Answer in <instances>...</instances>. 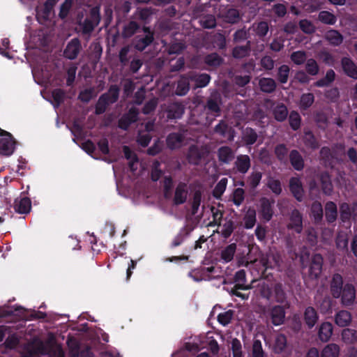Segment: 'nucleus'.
<instances>
[{
	"label": "nucleus",
	"instance_id": "obj_59",
	"mask_svg": "<svg viewBox=\"0 0 357 357\" xmlns=\"http://www.w3.org/2000/svg\"><path fill=\"white\" fill-rule=\"evenodd\" d=\"M290 59L296 65H302L307 60L306 52L301 50L293 52L290 55Z\"/></svg>",
	"mask_w": 357,
	"mask_h": 357
},
{
	"label": "nucleus",
	"instance_id": "obj_22",
	"mask_svg": "<svg viewBox=\"0 0 357 357\" xmlns=\"http://www.w3.org/2000/svg\"><path fill=\"white\" fill-rule=\"evenodd\" d=\"M289 159L294 169L296 171H302L304 169L305 161L302 155L298 150H291L289 154Z\"/></svg>",
	"mask_w": 357,
	"mask_h": 357
},
{
	"label": "nucleus",
	"instance_id": "obj_50",
	"mask_svg": "<svg viewBox=\"0 0 357 357\" xmlns=\"http://www.w3.org/2000/svg\"><path fill=\"white\" fill-rule=\"evenodd\" d=\"M288 152L289 150L284 144H278L274 149L277 159L281 162H285L287 160Z\"/></svg>",
	"mask_w": 357,
	"mask_h": 357
},
{
	"label": "nucleus",
	"instance_id": "obj_25",
	"mask_svg": "<svg viewBox=\"0 0 357 357\" xmlns=\"http://www.w3.org/2000/svg\"><path fill=\"white\" fill-rule=\"evenodd\" d=\"M287 338L285 335L279 333L275 335L273 344L272 350L275 354H280L283 353L287 349Z\"/></svg>",
	"mask_w": 357,
	"mask_h": 357
},
{
	"label": "nucleus",
	"instance_id": "obj_33",
	"mask_svg": "<svg viewBox=\"0 0 357 357\" xmlns=\"http://www.w3.org/2000/svg\"><path fill=\"white\" fill-rule=\"evenodd\" d=\"M352 317L347 310H340L335 316V322L340 327L348 326L351 322Z\"/></svg>",
	"mask_w": 357,
	"mask_h": 357
},
{
	"label": "nucleus",
	"instance_id": "obj_47",
	"mask_svg": "<svg viewBox=\"0 0 357 357\" xmlns=\"http://www.w3.org/2000/svg\"><path fill=\"white\" fill-rule=\"evenodd\" d=\"M273 113L276 121L282 122L287 117L288 110L283 103H280L274 108Z\"/></svg>",
	"mask_w": 357,
	"mask_h": 357
},
{
	"label": "nucleus",
	"instance_id": "obj_21",
	"mask_svg": "<svg viewBox=\"0 0 357 357\" xmlns=\"http://www.w3.org/2000/svg\"><path fill=\"white\" fill-rule=\"evenodd\" d=\"M31 209V201L29 197L17 198L14 202V210L20 214H28Z\"/></svg>",
	"mask_w": 357,
	"mask_h": 357
},
{
	"label": "nucleus",
	"instance_id": "obj_57",
	"mask_svg": "<svg viewBox=\"0 0 357 357\" xmlns=\"http://www.w3.org/2000/svg\"><path fill=\"white\" fill-rule=\"evenodd\" d=\"M262 178V173L260 172H252L248 177V183L252 190H255L259 185Z\"/></svg>",
	"mask_w": 357,
	"mask_h": 357
},
{
	"label": "nucleus",
	"instance_id": "obj_9",
	"mask_svg": "<svg viewBox=\"0 0 357 357\" xmlns=\"http://www.w3.org/2000/svg\"><path fill=\"white\" fill-rule=\"evenodd\" d=\"M324 259L320 254H314L312 256L309 266V276L312 279H317L322 271Z\"/></svg>",
	"mask_w": 357,
	"mask_h": 357
},
{
	"label": "nucleus",
	"instance_id": "obj_5",
	"mask_svg": "<svg viewBox=\"0 0 357 357\" xmlns=\"http://www.w3.org/2000/svg\"><path fill=\"white\" fill-rule=\"evenodd\" d=\"M14 315H17L27 320L43 319L46 318L45 312L39 310H28L22 306H14Z\"/></svg>",
	"mask_w": 357,
	"mask_h": 357
},
{
	"label": "nucleus",
	"instance_id": "obj_38",
	"mask_svg": "<svg viewBox=\"0 0 357 357\" xmlns=\"http://www.w3.org/2000/svg\"><path fill=\"white\" fill-rule=\"evenodd\" d=\"M251 42L248 40L246 45L236 46L232 50V56L236 59H243L249 55Z\"/></svg>",
	"mask_w": 357,
	"mask_h": 357
},
{
	"label": "nucleus",
	"instance_id": "obj_32",
	"mask_svg": "<svg viewBox=\"0 0 357 357\" xmlns=\"http://www.w3.org/2000/svg\"><path fill=\"white\" fill-rule=\"evenodd\" d=\"M325 217L328 223H333L337 218V208L335 202L328 201L325 204Z\"/></svg>",
	"mask_w": 357,
	"mask_h": 357
},
{
	"label": "nucleus",
	"instance_id": "obj_2",
	"mask_svg": "<svg viewBox=\"0 0 357 357\" xmlns=\"http://www.w3.org/2000/svg\"><path fill=\"white\" fill-rule=\"evenodd\" d=\"M100 21V13L99 7H93L90 10L89 16L84 19V20L79 25L82 28L83 34H90L98 25Z\"/></svg>",
	"mask_w": 357,
	"mask_h": 357
},
{
	"label": "nucleus",
	"instance_id": "obj_7",
	"mask_svg": "<svg viewBox=\"0 0 357 357\" xmlns=\"http://www.w3.org/2000/svg\"><path fill=\"white\" fill-rule=\"evenodd\" d=\"M340 64L344 75L354 80L357 79V64L350 56H343L340 60Z\"/></svg>",
	"mask_w": 357,
	"mask_h": 357
},
{
	"label": "nucleus",
	"instance_id": "obj_13",
	"mask_svg": "<svg viewBox=\"0 0 357 357\" xmlns=\"http://www.w3.org/2000/svg\"><path fill=\"white\" fill-rule=\"evenodd\" d=\"M285 309L282 305H274L268 310V317L274 326H280L284 322Z\"/></svg>",
	"mask_w": 357,
	"mask_h": 357
},
{
	"label": "nucleus",
	"instance_id": "obj_18",
	"mask_svg": "<svg viewBox=\"0 0 357 357\" xmlns=\"http://www.w3.org/2000/svg\"><path fill=\"white\" fill-rule=\"evenodd\" d=\"M331 292L333 298H339L342 295L343 285V278L339 273H335L330 284Z\"/></svg>",
	"mask_w": 357,
	"mask_h": 357
},
{
	"label": "nucleus",
	"instance_id": "obj_45",
	"mask_svg": "<svg viewBox=\"0 0 357 357\" xmlns=\"http://www.w3.org/2000/svg\"><path fill=\"white\" fill-rule=\"evenodd\" d=\"M340 347L335 343L327 344L321 351L320 357H338Z\"/></svg>",
	"mask_w": 357,
	"mask_h": 357
},
{
	"label": "nucleus",
	"instance_id": "obj_8",
	"mask_svg": "<svg viewBox=\"0 0 357 357\" xmlns=\"http://www.w3.org/2000/svg\"><path fill=\"white\" fill-rule=\"evenodd\" d=\"M289 188L293 197L298 201L302 202L304 198V189L302 181L299 177H291L289 182Z\"/></svg>",
	"mask_w": 357,
	"mask_h": 357
},
{
	"label": "nucleus",
	"instance_id": "obj_42",
	"mask_svg": "<svg viewBox=\"0 0 357 357\" xmlns=\"http://www.w3.org/2000/svg\"><path fill=\"white\" fill-rule=\"evenodd\" d=\"M190 78L192 81L195 82V85L198 88L206 86L211 81V76L207 73L190 75Z\"/></svg>",
	"mask_w": 357,
	"mask_h": 357
},
{
	"label": "nucleus",
	"instance_id": "obj_6",
	"mask_svg": "<svg viewBox=\"0 0 357 357\" xmlns=\"http://www.w3.org/2000/svg\"><path fill=\"white\" fill-rule=\"evenodd\" d=\"M340 218L344 223L350 225V220L352 218L357 220V205L351 206L349 204L344 202L340 206Z\"/></svg>",
	"mask_w": 357,
	"mask_h": 357
},
{
	"label": "nucleus",
	"instance_id": "obj_54",
	"mask_svg": "<svg viewBox=\"0 0 357 357\" xmlns=\"http://www.w3.org/2000/svg\"><path fill=\"white\" fill-rule=\"evenodd\" d=\"M190 234V231L186 227H183L172 242L171 247L176 248L182 244L184 240Z\"/></svg>",
	"mask_w": 357,
	"mask_h": 357
},
{
	"label": "nucleus",
	"instance_id": "obj_39",
	"mask_svg": "<svg viewBox=\"0 0 357 357\" xmlns=\"http://www.w3.org/2000/svg\"><path fill=\"white\" fill-rule=\"evenodd\" d=\"M258 138L256 131L250 127L245 128L242 132V139L246 145L250 146L254 144Z\"/></svg>",
	"mask_w": 357,
	"mask_h": 357
},
{
	"label": "nucleus",
	"instance_id": "obj_48",
	"mask_svg": "<svg viewBox=\"0 0 357 357\" xmlns=\"http://www.w3.org/2000/svg\"><path fill=\"white\" fill-rule=\"evenodd\" d=\"M342 339L346 344H354L357 341V331L351 328H344L342 332Z\"/></svg>",
	"mask_w": 357,
	"mask_h": 357
},
{
	"label": "nucleus",
	"instance_id": "obj_43",
	"mask_svg": "<svg viewBox=\"0 0 357 357\" xmlns=\"http://www.w3.org/2000/svg\"><path fill=\"white\" fill-rule=\"evenodd\" d=\"M274 298L277 303L284 304L287 301L286 292L281 283H276L274 284L273 289Z\"/></svg>",
	"mask_w": 357,
	"mask_h": 357
},
{
	"label": "nucleus",
	"instance_id": "obj_19",
	"mask_svg": "<svg viewBox=\"0 0 357 357\" xmlns=\"http://www.w3.org/2000/svg\"><path fill=\"white\" fill-rule=\"evenodd\" d=\"M342 303L345 306L351 305L356 298V290L352 284L347 283L340 296Z\"/></svg>",
	"mask_w": 357,
	"mask_h": 357
},
{
	"label": "nucleus",
	"instance_id": "obj_40",
	"mask_svg": "<svg viewBox=\"0 0 357 357\" xmlns=\"http://www.w3.org/2000/svg\"><path fill=\"white\" fill-rule=\"evenodd\" d=\"M259 86L261 90L267 93H271L275 91L276 89V82L273 78L263 77L259 82Z\"/></svg>",
	"mask_w": 357,
	"mask_h": 357
},
{
	"label": "nucleus",
	"instance_id": "obj_46",
	"mask_svg": "<svg viewBox=\"0 0 357 357\" xmlns=\"http://www.w3.org/2000/svg\"><path fill=\"white\" fill-rule=\"evenodd\" d=\"M346 155L349 162V169L357 172V150L354 147H350L347 149Z\"/></svg>",
	"mask_w": 357,
	"mask_h": 357
},
{
	"label": "nucleus",
	"instance_id": "obj_14",
	"mask_svg": "<svg viewBox=\"0 0 357 357\" xmlns=\"http://www.w3.org/2000/svg\"><path fill=\"white\" fill-rule=\"evenodd\" d=\"M184 112V105L178 102L169 103L165 109L167 117L169 120L181 119Z\"/></svg>",
	"mask_w": 357,
	"mask_h": 357
},
{
	"label": "nucleus",
	"instance_id": "obj_64",
	"mask_svg": "<svg viewBox=\"0 0 357 357\" xmlns=\"http://www.w3.org/2000/svg\"><path fill=\"white\" fill-rule=\"evenodd\" d=\"M264 354L261 340H255L252 347V357H264Z\"/></svg>",
	"mask_w": 357,
	"mask_h": 357
},
{
	"label": "nucleus",
	"instance_id": "obj_36",
	"mask_svg": "<svg viewBox=\"0 0 357 357\" xmlns=\"http://www.w3.org/2000/svg\"><path fill=\"white\" fill-rule=\"evenodd\" d=\"M326 40L333 46H339L343 42V36L337 30L331 29L326 33Z\"/></svg>",
	"mask_w": 357,
	"mask_h": 357
},
{
	"label": "nucleus",
	"instance_id": "obj_63",
	"mask_svg": "<svg viewBox=\"0 0 357 357\" xmlns=\"http://www.w3.org/2000/svg\"><path fill=\"white\" fill-rule=\"evenodd\" d=\"M235 229V224L232 220H227L225 224L222 225V228L221 230V235L225 238H228L234 230Z\"/></svg>",
	"mask_w": 357,
	"mask_h": 357
},
{
	"label": "nucleus",
	"instance_id": "obj_28",
	"mask_svg": "<svg viewBox=\"0 0 357 357\" xmlns=\"http://www.w3.org/2000/svg\"><path fill=\"white\" fill-rule=\"evenodd\" d=\"M190 77L183 75L180 77L177 82L175 93L177 96H183L186 95L190 90Z\"/></svg>",
	"mask_w": 357,
	"mask_h": 357
},
{
	"label": "nucleus",
	"instance_id": "obj_60",
	"mask_svg": "<svg viewBox=\"0 0 357 357\" xmlns=\"http://www.w3.org/2000/svg\"><path fill=\"white\" fill-rule=\"evenodd\" d=\"M267 187L276 195H279L282 193V184L280 180L270 177L268 179Z\"/></svg>",
	"mask_w": 357,
	"mask_h": 357
},
{
	"label": "nucleus",
	"instance_id": "obj_4",
	"mask_svg": "<svg viewBox=\"0 0 357 357\" xmlns=\"http://www.w3.org/2000/svg\"><path fill=\"white\" fill-rule=\"evenodd\" d=\"M215 271V268L213 266L209 267H200L192 270L189 272L188 275L196 282L202 280L210 281L215 278V276L211 275Z\"/></svg>",
	"mask_w": 357,
	"mask_h": 357
},
{
	"label": "nucleus",
	"instance_id": "obj_26",
	"mask_svg": "<svg viewBox=\"0 0 357 357\" xmlns=\"http://www.w3.org/2000/svg\"><path fill=\"white\" fill-rule=\"evenodd\" d=\"M333 332V324L330 322L326 321L322 323L319 328L318 336L319 340L321 342H328Z\"/></svg>",
	"mask_w": 357,
	"mask_h": 357
},
{
	"label": "nucleus",
	"instance_id": "obj_16",
	"mask_svg": "<svg viewBox=\"0 0 357 357\" xmlns=\"http://www.w3.org/2000/svg\"><path fill=\"white\" fill-rule=\"evenodd\" d=\"M141 30V25L135 20H128L123 23L121 36L124 39L132 37L135 34L139 33Z\"/></svg>",
	"mask_w": 357,
	"mask_h": 357
},
{
	"label": "nucleus",
	"instance_id": "obj_10",
	"mask_svg": "<svg viewBox=\"0 0 357 357\" xmlns=\"http://www.w3.org/2000/svg\"><path fill=\"white\" fill-rule=\"evenodd\" d=\"M275 201L266 197L260 199V215L265 222H269L273 215V205Z\"/></svg>",
	"mask_w": 357,
	"mask_h": 357
},
{
	"label": "nucleus",
	"instance_id": "obj_37",
	"mask_svg": "<svg viewBox=\"0 0 357 357\" xmlns=\"http://www.w3.org/2000/svg\"><path fill=\"white\" fill-rule=\"evenodd\" d=\"M335 73L333 69H329L326 71L325 76L317 80L314 83L317 87H326L329 86L335 79Z\"/></svg>",
	"mask_w": 357,
	"mask_h": 357
},
{
	"label": "nucleus",
	"instance_id": "obj_12",
	"mask_svg": "<svg viewBox=\"0 0 357 357\" xmlns=\"http://www.w3.org/2000/svg\"><path fill=\"white\" fill-rule=\"evenodd\" d=\"M289 229H292L297 234H301L303 231V215L296 208L291 211L289 215V222L287 225Z\"/></svg>",
	"mask_w": 357,
	"mask_h": 357
},
{
	"label": "nucleus",
	"instance_id": "obj_53",
	"mask_svg": "<svg viewBox=\"0 0 357 357\" xmlns=\"http://www.w3.org/2000/svg\"><path fill=\"white\" fill-rule=\"evenodd\" d=\"M290 68L286 64L280 66L278 69L277 79L281 84H286L289 79Z\"/></svg>",
	"mask_w": 357,
	"mask_h": 357
},
{
	"label": "nucleus",
	"instance_id": "obj_27",
	"mask_svg": "<svg viewBox=\"0 0 357 357\" xmlns=\"http://www.w3.org/2000/svg\"><path fill=\"white\" fill-rule=\"evenodd\" d=\"M188 190L186 189V184L184 183H179L176 188L174 202L176 205H180L186 202Z\"/></svg>",
	"mask_w": 357,
	"mask_h": 357
},
{
	"label": "nucleus",
	"instance_id": "obj_29",
	"mask_svg": "<svg viewBox=\"0 0 357 357\" xmlns=\"http://www.w3.org/2000/svg\"><path fill=\"white\" fill-rule=\"evenodd\" d=\"M218 157L220 162L229 164L234 158V153L228 146H221L218 150Z\"/></svg>",
	"mask_w": 357,
	"mask_h": 357
},
{
	"label": "nucleus",
	"instance_id": "obj_62",
	"mask_svg": "<svg viewBox=\"0 0 357 357\" xmlns=\"http://www.w3.org/2000/svg\"><path fill=\"white\" fill-rule=\"evenodd\" d=\"M95 89L93 87L81 91L78 95V99L84 103L89 102L95 96Z\"/></svg>",
	"mask_w": 357,
	"mask_h": 357
},
{
	"label": "nucleus",
	"instance_id": "obj_56",
	"mask_svg": "<svg viewBox=\"0 0 357 357\" xmlns=\"http://www.w3.org/2000/svg\"><path fill=\"white\" fill-rule=\"evenodd\" d=\"M314 101V96L312 93H303L300 99V108L306 110L310 108Z\"/></svg>",
	"mask_w": 357,
	"mask_h": 357
},
{
	"label": "nucleus",
	"instance_id": "obj_24",
	"mask_svg": "<svg viewBox=\"0 0 357 357\" xmlns=\"http://www.w3.org/2000/svg\"><path fill=\"white\" fill-rule=\"evenodd\" d=\"M303 318L308 328L311 329L317 323L319 315L317 310L313 307L308 306L305 309Z\"/></svg>",
	"mask_w": 357,
	"mask_h": 357
},
{
	"label": "nucleus",
	"instance_id": "obj_44",
	"mask_svg": "<svg viewBox=\"0 0 357 357\" xmlns=\"http://www.w3.org/2000/svg\"><path fill=\"white\" fill-rule=\"evenodd\" d=\"M311 215L316 223L320 222L323 219V207L319 201H314L311 206Z\"/></svg>",
	"mask_w": 357,
	"mask_h": 357
},
{
	"label": "nucleus",
	"instance_id": "obj_55",
	"mask_svg": "<svg viewBox=\"0 0 357 357\" xmlns=\"http://www.w3.org/2000/svg\"><path fill=\"white\" fill-rule=\"evenodd\" d=\"M249 37V30H247L245 26H243L242 29H239L234 32L233 34V42L234 43H238L245 40L248 41Z\"/></svg>",
	"mask_w": 357,
	"mask_h": 357
},
{
	"label": "nucleus",
	"instance_id": "obj_52",
	"mask_svg": "<svg viewBox=\"0 0 357 357\" xmlns=\"http://www.w3.org/2000/svg\"><path fill=\"white\" fill-rule=\"evenodd\" d=\"M252 27L256 35L259 38L266 36L269 29L268 22L266 21L254 23Z\"/></svg>",
	"mask_w": 357,
	"mask_h": 357
},
{
	"label": "nucleus",
	"instance_id": "obj_41",
	"mask_svg": "<svg viewBox=\"0 0 357 357\" xmlns=\"http://www.w3.org/2000/svg\"><path fill=\"white\" fill-rule=\"evenodd\" d=\"M236 244L233 243L226 246L222 251L220 257L225 263H228L234 259L236 251Z\"/></svg>",
	"mask_w": 357,
	"mask_h": 357
},
{
	"label": "nucleus",
	"instance_id": "obj_1",
	"mask_svg": "<svg viewBox=\"0 0 357 357\" xmlns=\"http://www.w3.org/2000/svg\"><path fill=\"white\" fill-rule=\"evenodd\" d=\"M142 29L144 34L135 36L131 42V45L139 52H143L154 40V33L150 27L144 26Z\"/></svg>",
	"mask_w": 357,
	"mask_h": 357
},
{
	"label": "nucleus",
	"instance_id": "obj_34",
	"mask_svg": "<svg viewBox=\"0 0 357 357\" xmlns=\"http://www.w3.org/2000/svg\"><path fill=\"white\" fill-rule=\"evenodd\" d=\"M303 141L307 148L312 150L317 149L320 146L318 139L310 130L304 132Z\"/></svg>",
	"mask_w": 357,
	"mask_h": 357
},
{
	"label": "nucleus",
	"instance_id": "obj_20",
	"mask_svg": "<svg viewBox=\"0 0 357 357\" xmlns=\"http://www.w3.org/2000/svg\"><path fill=\"white\" fill-rule=\"evenodd\" d=\"M234 165L238 172L245 174L251 167L250 158L248 155L240 154L236 157Z\"/></svg>",
	"mask_w": 357,
	"mask_h": 357
},
{
	"label": "nucleus",
	"instance_id": "obj_17",
	"mask_svg": "<svg viewBox=\"0 0 357 357\" xmlns=\"http://www.w3.org/2000/svg\"><path fill=\"white\" fill-rule=\"evenodd\" d=\"M120 89L116 84H112L109 86L107 93L102 94L100 97V102H103L105 104L108 105L115 103L119 97Z\"/></svg>",
	"mask_w": 357,
	"mask_h": 357
},
{
	"label": "nucleus",
	"instance_id": "obj_51",
	"mask_svg": "<svg viewBox=\"0 0 357 357\" xmlns=\"http://www.w3.org/2000/svg\"><path fill=\"white\" fill-rule=\"evenodd\" d=\"M306 73L311 76H316L319 73V66L314 59H308L305 62Z\"/></svg>",
	"mask_w": 357,
	"mask_h": 357
},
{
	"label": "nucleus",
	"instance_id": "obj_11",
	"mask_svg": "<svg viewBox=\"0 0 357 357\" xmlns=\"http://www.w3.org/2000/svg\"><path fill=\"white\" fill-rule=\"evenodd\" d=\"M320 182L321 191L326 196L332 195L333 192V184L331 174L328 171H323L317 175Z\"/></svg>",
	"mask_w": 357,
	"mask_h": 357
},
{
	"label": "nucleus",
	"instance_id": "obj_35",
	"mask_svg": "<svg viewBox=\"0 0 357 357\" xmlns=\"http://www.w3.org/2000/svg\"><path fill=\"white\" fill-rule=\"evenodd\" d=\"M223 61V58L216 52L208 54L204 58V63L213 68H217L220 66Z\"/></svg>",
	"mask_w": 357,
	"mask_h": 357
},
{
	"label": "nucleus",
	"instance_id": "obj_23",
	"mask_svg": "<svg viewBox=\"0 0 357 357\" xmlns=\"http://www.w3.org/2000/svg\"><path fill=\"white\" fill-rule=\"evenodd\" d=\"M204 156V152L196 145H191L188 151L187 160L191 165H197Z\"/></svg>",
	"mask_w": 357,
	"mask_h": 357
},
{
	"label": "nucleus",
	"instance_id": "obj_61",
	"mask_svg": "<svg viewBox=\"0 0 357 357\" xmlns=\"http://www.w3.org/2000/svg\"><path fill=\"white\" fill-rule=\"evenodd\" d=\"M73 4V0H65L63 1V3L60 6L59 13V17L60 19L65 20L68 17Z\"/></svg>",
	"mask_w": 357,
	"mask_h": 357
},
{
	"label": "nucleus",
	"instance_id": "obj_30",
	"mask_svg": "<svg viewBox=\"0 0 357 357\" xmlns=\"http://www.w3.org/2000/svg\"><path fill=\"white\" fill-rule=\"evenodd\" d=\"M223 21L228 24H235L240 22L241 17L238 10L236 8H229L222 13Z\"/></svg>",
	"mask_w": 357,
	"mask_h": 357
},
{
	"label": "nucleus",
	"instance_id": "obj_3",
	"mask_svg": "<svg viewBox=\"0 0 357 357\" xmlns=\"http://www.w3.org/2000/svg\"><path fill=\"white\" fill-rule=\"evenodd\" d=\"M15 142L12 135L0 128V155L9 156L15 150Z\"/></svg>",
	"mask_w": 357,
	"mask_h": 357
},
{
	"label": "nucleus",
	"instance_id": "obj_15",
	"mask_svg": "<svg viewBox=\"0 0 357 357\" xmlns=\"http://www.w3.org/2000/svg\"><path fill=\"white\" fill-rule=\"evenodd\" d=\"M82 45L79 40L77 38L72 39L64 50V56L70 60L75 59L80 50Z\"/></svg>",
	"mask_w": 357,
	"mask_h": 357
},
{
	"label": "nucleus",
	"instance_id": "obj_49",
	"mask_svg": "<svg viewBox=\"0 0 357 357\" xmlns=\"http://www.w3.org/2000/svg\"><path fill=\"white\" fill-rule=\"evenodd\" d=\"M318 20L321 22L329 25H333L337 22L336 16L332 13L327 10L320 11L318 15Z\"/></svg>",
	"mask_w": 357,
	"mask_h": 357
},
{
	"label": "nucleus",
	"instance_id": "obj_58",
	"mask_svg": "<svg viewBox=\"0 0 357 357\" xmlns=\"http://www.w3.org/2000/svg\"><path fill=\"white\" fill-rule=\"evenodd\" d=\"M69 353L72 357H79L80 351L79 342L75 338H69L67 340Z\"/></svg>",
	"mask_w": 357,
	"mask_h": 357
},
{
	"label": "nucleus",
	"instance_id": "obj_31",
	"mask_svg": "<svg viewBox=\"0 0 357 357\" xmlns=\"http://www.w3.org/2000/svg\"><path fill=\"white\" fill-rule=\"evenodd\" d=\"M184 139L185 136L182 133H169L166 139L167 145L170 149H175L181 146Z\"/></svg>",
	"mask_w": 357,
	"mask_h": 357
}]
</instances>
